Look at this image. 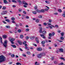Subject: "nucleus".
Returning a JSON list of instances; mask_svg holds the SVG:
<instances>
[{"mask_svg": "<svg viewBox=\"0 0 65 65\" xmlns=\"http://www.w3.org/2000/svg\"><path fill=\"white\" fill-rule=\"evenodd\" d=\"M6 60V57L3 55L0 56V63L3 62Z\"/></svg>", "mask_w": 65, "mask_h": 65, "instance_id": "nucleus-1", "label": "nucleus"}, {"mask_svg": "<svg viewBox=\"0 0 65 65\" xmlns=\"http://www.w3.org/2000/svg\"><path fill=\"white\" fill-rule=\"evenodd\" d=\"M8 43V41L6 40H5L3 44V45L5 47H6L7 46V43Z\"/></svg>", "mask_w": 65, "mask_h": 65, "instance_id": "nucleus-2", "label": "nucleus"}, {"mask_svg": "<svg viewBox=\"0 0 65 65\" xmlns=\"http://www.w3.org/2000/svg\"><path fill=\"white\" fill-rule=\"evenodd\" d=\"M23 3L24 4H25L24 5V7H27V5H28V4H27L26 3V2L24 1H23Z\"/></svg>", "mask_w": 65, "mask_h": 65, "instance_id": "nucleus-3", "label": "nucleus"}, {"mask_svg": "<svg viewBox=\"0 0 65 65\" xmlns=\"http://www.w3.org/2000/svg\"><path fill=\"white\" fill-rule=\"evenodd\" d=\"M10 40V41L11 42V43L12 44H13L14 43V42L13 41L15 40V39L14 38H12Z\"/></svg>", "mask_w": 65, "mask_h": 65, "instance_id": "nucleus-4", "label": "nucleus"}, {"mask_svg": "<svg viewBox=\"0 0 65 65\" xmlns=\"http://www.w3.org/2000/svg\"><path fill=\"white\" fill-rule=\"evenodd\" d=\"M37 57L38 58H41L42 57V55L41 53L38 54L37 55Z\"/></svg>", "mask_w": 65, "mask_h": 65, "instance_id": "nucleus-5", "label": "nucleus"}, {"mask_svg": "<svg viewBox=\"0 0 65 65\" xmlns=\"http://www.w3.org/2000/svg\"><path fill=\"white\" fill-rule=\"evenodd\" d=\"M6 13H7V11H3L2 12L1 14L2 15H4V14H5Z\"/></svg>", "mask_w": 65, "mask_h": 65, "instance_id": "nucleus-6", "label": "nucleus"}, {"mask_svg": "<svg viewBox=\"0 0 65 65\" xmlns=\"http://www.w3.org/2000/svg\"><path fill=\"white\" fill-rule=\"evenodd\" d=\"M43 25H44V26H46V25H49V26H50L51 25V24L49 22H48L47 23H44L43 24Z\"/></svg>", "mask_w": 65, "mask_h": 65, "instance_id": "nucleus-7", "label": "nucleus"}, {"mask_svg": "<svg viewBox=\"0 0 65 65\" xmlns=\"http://www.w3.org/2000/svg\"><path fill=\"white\" fill-rule=\"evenodd\" d=\"M59 52H61V53H63V50L62 48H60L59 49Z\"/></svg>", "mask_w": 65, "mask_h": 65, "instance_id": "nucleus-8", "label": "nucleus"}, {"mask_svg": "<svg viewBox=\"0 0 65 65\" xmlns=\"http://www.w3.org/2000/svg\"><path fill=\"white\" fill-rule=\"evenodd\" d=\"M40 36L41 37H42L43 38V39H45L46 38L45 37H44V35H41V34H40Z\"/></svg>", "mask_w": 65, "mask_h": 65, "instance_id": "nucleus-9", "label": "nucleus"}, {"mask_svg": "<svg viewBox=\"0 0 65 65\" xmlns=\"http://www.w3.org/2000/svg\"><path fill=\"white\" fill-rule=\"evenodd\" d=\"M40 30H39V32L40 33H41L42 32V28H40Z\"/></svg>", "mask_w": 65, "mask_h": 65, "instance_id": "nucleus-10", "label": "nucleus"}, {"mask_svg": "<svg viewBox=\"0 0 65 65\" xmlns=\"http://www.w3.org/2000/svg\"><path fill=\"white\" fill-rule=\"evenodd\" d=\"M18 42L19 43V44H20V45H21L22 43V41H18Z\"/></svg>", "mask_w": 65, "mask_h": 65, "instance_id": "nucleus-11", "label": "nucleus"}, {"mask_svg": "<svg viewBox=\"0 0 65 65\" xmlns=\"http://www.w3.org/2000/svg\"><path fill=\"white\" fill-rule=\"evenodd\" d=\"M48 27L50 28V29H53V27H55L53 25H51V26H48Z\"/></svg>", "mask_w": 65, "mask_h": 65, "instance_id": "nucleus-12", "label": "nucleus"}, {"mask_svg": "<svg viewBox=\"0 0 65 65\" xmlns=\"http://www.w3.org/2000/svg\"><path fill=\"white\" fill-rule=\"evenodd\" d=\"M35 65H39L40 63H38L37 62H36L35 63Z\"/></svg>", "mask_w": 65, "mask_h": 65, "instance_id": "nucleus-13", "label": "nucleus"}, {"mask_svg": "<svg viewBox=\"0 0 65 65\" xmlns=\"http://www.w3.org/2000/svg\"><path fill=\"white\" fill-rule=\"evenodd\" d=\"M36 42H37V43H39V41H38V38H36Z\"/></svg>", "mask_w": 65, "mask_h": 65, "instance_id": "nucleus-14", "label": "nucleus"}, {"mask_svg": "<svg viewBox=\"0 0 65 65\" xmlns=\"http://www.w3.org/2000/svg\"><path fill=\"white\" fill-rule=\"evenodd\" d=\"M4 3H5V4H7V2L6 0H4Z\"/></svg>", "mask_w": 65, "mask_h": 65, "instance_id": "nucleus-15", "label": "nucleus"}, {"mask_svg": "<svg viewBox=\"0 0 65 65\" xmlns=\"http://www.w3.org/2000/svg\"><path fill=\"white\" fill-rule=\"evenodd\" d=\"M42 34H43L44 35V34H46V32L45 31H44L42 32Z\"/></svg>", "mask_w": 65, "mask_h": 65, "instance_id": "nucleus-16", "label": "nucleus"}, {"mask_svg": "<svg viewBox=\"0 0 65 65\" xmlns=\"http://www.w3.org/2000/svg\"><path fill=\"white\" fill-rule=\"evenodd\" d=\"M37 50L39 51H41V48H37Z\"/></svg>", "mask_w": 65, "mask_h": 65, "instance_id": "nucleus-17", "label": "nucleus"}, {"mask_svg": "<svg viewBox=\"0 0 65 65\" xmlns=\"http://www.w3.org/2000/svg\"><path fill=\"white\" fill-rule=\"evenodd\" d=\"M41 54L42 56H45V53H42Z\"/></svg>", "mask_w": 65, "mask_h": 65, "instance_id": "nucleus-18", "label": "nucleus"}, {"mask_svg": "<svg viewBox=\"0 0 65 65\" xmlns=\"http://www.w3.org/2000/svg\"><path fill=\"white\" fill-rule=\"evenodd\" d=\"M11 45L14 48H16V46L15 45Z\"/></svg>", "mask_w": 65, "mask_h": 65, "instance_id": "nucleus-19", "label": "nucleus"}, {"mask_svg": "<svg viewBox=\"0 0 65 65\" xmlns=\"http://www.w3.org/2000/svg\"><path fill=\"white\" fill-rule=\"evenodd\" d=\"M5 21H6V22H10V20L9 19H6L5 20Z\"/></svg>", "mask_w": 65, "mask_h": 65, "instance_id": "nucleus-20", "label": "nucleus"}, {"mask_svg": "<svg viewBox=\"0 0 65 65\" xmlns=\"http://www.w3.org/2000/svg\"><path fill=\"white\" fill-rule=\"evenodd\" d=\"M35 36H32L31 37H30V39H32V38H35Z\"/></svg>", "mask_w": 65, "mask_h": 65, "instance_id": "nucleus-21", "label": "nucleus"}, {"mask_svg": "<svg viewBox=\"0 0 65 65\" xmlns=\"http://www.w3.org/2000/svg\"><path fill=\"white\" fill-rule=\"evenodd\" d=\"M24 37V36H23V35H21L20 36V38L22 39Z\"/></svg>", "mask_w": 65, "mask_h": 65, "instance_id": "nucleus-22", "label": "nucleus"}, {"mask_svg": "<svg viewBox=\"0 0 65 65\" xmlns=\"http://www.w3.org/2000/svg\"><path fill=\"white\" fill-rule=\"evenodd\" d=\"M41 12H44V10L42 9L41 10Z\"/></svg>", "mask_w": 65, "mask_h": 65, "instance_id": "nucleus-23", "label": "nucleus"}, {"mask_svg": "<svg viewBox=\"0 0 65 65\" xmlns=\"http://www.w3.org/2000/svg\"><path fill=\"white\" fill-rule=\"evenodd\" d=\"M11 57H12V58H14V57H15V56L14 55V54L12 55H11Z\"/></svg>", "mask_w": 65, "mask_h": 65, "instance_id": "nucleus-24", "label": "nucleus"}, {"mask_svg": "<svg viewBox=\"0 0 65 65\" xmlns=\"http://www.w3.org/2000/svg\"><path fill=\"white\" fill-rule=\"evenodd\" d=\"M32 13L33 14H36V12L35 11L32 12Z\"/></svg>", "mask_w": 65, "mask_h": 65, "instance_id": "nucleus-25", "label": "nucleus"}, {"mask_svg": "<svg viewBox=\"0 0 65 65\" xmlns=\"http://www.w3.org/2000/svg\"><path fill=\"white\" fill-rule=\"evenodd\" d=\"M29 31V28H27L25 29V31L28 32Z\"/></svg>", "mask_w": 65, "mask_h": 65, "instance_id": "nucleus-26", "label": "nucleus"}, {"mask_svg": "<svg viewBox=\"0 0 65 65\" xmlns=\"http://www.w3.org/2000/svg\"><path fill=\"white\" fill-rule=\"evenodd\" d=\"M60 59L61 60H63V61H65V59H64V58L63 57H61L60 58Z\"/></svg>", "mask_w": 65, "mask_h": 65, "instance_id": "nucleus-27", "label": "nucleus"}, {"mask_svg": "<svg viewBox=\"0 0 65 65\" xmlns=\"http://www.w3.org/2000/svg\"><path fill=\"white\" fill-rule=\"evenodd\" d=\"M0 40L1 41V42L2 43V38L0 36Z\"/></svg>", "mask_w": 65, "mask_h": 65, "instance_id": "nucleus-28", "label": "nucleus"}, {"mask_svg": "<svg viewBox=\"0 0 65 65\" xmlns=\"http://www.w3.org/2000/svg\"><path fill=\"white\" fill-rule=\"evenodd\" d=\"M16 64L17 65H21V64L20 63V62H17V63H16Z\"/></svg>", "mask_w": 65, "mask_h": 65, "instance_id": "nucleus-29", "label": "nucleus"}, {"mask_svg": "<svg viewBox=\"0 0 65 65\" xmlns=\"http://www.w3.org/2000/svg\"><path fill=\"white\" fill-rule=\"evenodd\" d=\"M12 2H14V3H17V2L14 0H12Z\"/></svg>", "mask_w": 65, "mask_h": 65, "instance_id": "nucleus-30", "label": "nucleus"}, {"mask_svg": "<svg viewBox=\"0 0 65 65\" xmlns=\"http://www.w3.org/2000/svg\"><path fill=\"white\" fill-rule=\"evenodd\" d=\"M45 3H47V4H49V3H50V2H49L47 1H45Z\"/></svg>", "mask_w": 65, "mask_h": 65, "instance_id": "nucleus-31", "label": "nucleus"}, {"mask_svg": "<svg viewBox=\"0 0 65 65\" xmlns=\"http://www.w3.org/2000/svg\"><path fill=\"white\" fill-rule=\"evenodd\" d=\"M25 49H26V50H29V48L28 47H25Z\"/></svg>", "mask_w": 65, "mask_h": 65, "instance_id": "nucleus-32", "label": "nucleus"}, {"mask_svg": "<svg viewBox=\"0 0 65 65\" xmlns=\"http://www.w3.org/2000/svg\"><path fill=\"white\" fill-rule=\"evenodd\" d=\"M27 54H28V55H30V52L29 51H28L26 52Z\"/></svg>", "mask_w": 65, "mask_h": 65, "instance_id": "nucleus-33", "label": "nucleus"}, {"mask_svg": "<svg viewBox=\"0 0 65 65\" xmlns=\"http://www.w3.org/2000/svg\"><path fill=\"white\" fill-rule=\"evenodd\" d=\"M3 37L4 38H6V35H3Z\"/></svg>", "mask_w": 65, "mask_h": 65, "instance_id": "nucleus-34", "label": "nucleus"}, {"mask_svg": "<svg viewBox=\"0 0 65 65\" xmlns=\"http://www.w3.org/2000/svg\"><path fill=\"white\" fill-rule=\"evenodd\" d=\"M11 20H12L13 21H14L15 20V18H14L12 17L11 18Z\"/></svg>", "mask_w": 65, "mask_h": 65, "instance_id": "nucleus-35", "label": "nucleus"}, {"mask_svg": "<svg viewBox=\"0 0 65 65\" xmlns=\"http://www.w3.org/2000/svg\"><path fill=\"white\" fill-rule=\"evenodd\" d=\"M36 22H37V23H38L39 22V21L38 19H37L36 21Z\"/></svg>", "mask_w": 65, "mask_h": 65, "instance_id": "nucleus-36", "label": "nucleus"}, {"mask_svg": "<svg viewBox=\"0 0 65 65\" xmlns=\"http://www.w3.org/2000/svg\"><path fill=\"white\" fill-rule=\"evenodd\" d=\"M54 64H57L58 63V61H55L54 62Z\"/></svg>", "mask_w": 65, "mask_h": 65, "instance_id": "nucleus-37", "label": "nucleus"}, {"mask_svg": "<svg viewBox=\"0 0 65 65\" xmlns=\"http://www.w3.org/2000/svg\"><path fill=\"white\" fill-rule=\"evenodd\" d=\"M61 36H64V34L63 32H62V33H61Z\"/></svg>", "mask_w": 65, "mask_h": 65, "instance_id": "nucleus-38", "label": "nucleus"}, {"mask_svg": "<svg viewBox=\"0 0 65 65\" xmlns=\"http://www.w3.org/2000/svg\"><path fill=\"white\" fill-rule=\"evenodd\" d=\"M6 9V7L4 6L3 8V9L4 10V9Z\"/></svg>", "mask_w": 65, "mask_h": 65, "instance_id": "nucleus-39", "label": "nucleus"}, {"mask_svg": "<svg viewBox=\"0 0 65 65\" xmlns=\"http://www.w3.org/2000/svg\"><path fill=\"white\" fill-rule=\"evenodd\" d=\"M26 41H24V42H23V44H26Z\"/></svg>", "mask_w": 65, "mask_h": 65, "instance_id": "nucleus-40", "label": "nucleus"}, {"mask_svg": "<svg viewBox=\"0 0 65 65\" xmlns=\"http://www.w3.org/2000/svg\"><path fill=\"white\" fill-rule=\"evenodd\" d=\"M42 44H44V43H45V42L44 41H43L41 42Z\"/></svg>", "mask_w": 65, "mask_h": 65, "instance_id": "nucleus-41", "label": "nucleus"}, {"mask_svg": "<svg viewBox=\"0 0 65 65\" xmlns=\"http://www.w3.org/2000/svg\"><path fill=\"white\" fill-rule=\"evenodd\" d=\"M18 2H19V3H22V2H21V1L20 0L18 1Z\"/></svg>", "mask_w": 65, "mask_h": 65, "instance_id": "nucleus-42", "label": "nucleus"}, {"mask_svg": "<svg viewBox=\"0 0 65 65\" xmlns=\"http://www.w3.org/2000/svg\"><path fill=\"white\" fill-rule=\"evenodd\" d=\"M58 11L60 12H62V10H61L60 9H58Z\"/></svg>", "mask_w": 65, "mask_h": 65, "instance_id": "nucleus-43", "label": "nucleus"}, {"mask_svg": "<svg viewBox=\"0 0 65 65\" xmlns=\"http://www.w3.org/2000/svg\"><path fill=\"white\" fill-rule=\"evenodd\" d=\"M64 65V63L63 62L61 63L60 64H59V65Z\"/></svg>", "mask_w": 65, "mask_h": 65, "instance_id": "nucleus-44", "label": "nucleus"}, {"mask_svg": "<svg viewBox=\"0 0 65 65\" xmlns=\"http://www.w3.org/2000/svg\"><path fill=\"white\" fill-rule=\"evenodd\" d=\"M22 9H19L18 10V11H19V12H21V11H22Z\"/></svg>", "mask_w": 65, "mask_h": 65, "instance_id": "nucleus-45", "label": "nucleus"}, {"mask_svg": "<svg viewBox=\"0 0 65 65\" xmlns=\"http://www.w3.org/2000/svg\"><path fill=\"white\" fill-rule=\"evenodd\" d=\"M60 39H61V40H64V38L62 37H60Z\"/></svg>", "mask_w": 65, "mask_h": 65, "instance_id": "nucleus-46", "label": "nucleus"}, {"mask_svg": "<svg viewBox=\"0 0 65 65\" xmlns=\"http://www.w3.org/2000/svg\"><path fill=\"white\" fill-rule=\"evenodd\" d=\"M49 22H50V23H51V22H52V20H51V19H49Z\"/></svg>", "mask_w": 65, "mask_h": 65, "instance_id": "nucleus-47", "label": "nucleus"}, {"mask_svg": "<svg viewBox=\"0 0 65 65\" xmlns=\"http://www.w3.org/2000/svg\"><path fill=\"white\" fill-rule=\"evenodd\" d=\"M54 46L55 47H57V44H54Z\"/></svg>", "mask_w": 65, "mask_h": 65, "instance_id": "nucleus-48", "label": "nucleus"}, {"mask_svg": "<svg viewBox=\"0 0 65 65\" xmlns=\"http://www.w3.org/2000/svg\"><path fill=\"white\" fill-rule=\"evenodd\" d=\"M39 18H42V16H41V15H39Z\"/></svg>", "mask_w": 65, "mask_h": 65, "instance_id": "nucleus-49", "label": "nucleus"}, {"mask_svg": "<svg viewBox=\"0 0 65 65\" xmlns=\"http://www.w3.org/2000/svg\"><path fill=\"white\" fill-rule=\"evenodd\" d=\"M6 28H10V26H6Z\"/></svg>", "mask_w": 65, "mask_h": 65, "instance_id": "nucleus-50", "label": "nucleus"}, {"mask_svg": "<svg viewBox=\"0 0 65 65\" xmlns=\"http://www.w3.org/2000/svg\"><path fill=\"white\" fill-rule=\"evenodd\" d=\"M49 36H52V34H49Z\"/></svg>", "mask_w": 65, "mask_h": 65, "instance_id": "nucleus-51", "label": "nucleus"}, {"mask_svg": "<svg viewBox=\"0 0 65 65\" xmlns=\"http://www.w3.org/2000/svg\"><path fill=\"white\" fill-rule=\"evenodd\" d=\"M57 40V41H59V42H62V41H60V40Z\"/></svg>", "mask_w": 65, "mask_h": 65, "instance_id": "nucleus-52", "label": "nucleus"}, {"mask_svg": "<svg viewBox=\"0 0 65 65\" xmlns=\"http://www.w3.org/2000/svg\"><path fill=\"white\" fill-rule=\"evenodd\" d=\"M25 18H26V19H29V17L28 16H27L25 17Z\"/></svg>", "mask_w": 65, "mask_h": 65, "instance_id": "nucleus-53", "label": "nucleus"}, {"mask_svg": "<svg viewBox=\"0 0 65 65\" xmlns=\"http://www.w3.org/2000/svg\"><path fill=\"white\" fill-rule=\"evenodd\" d=\"M52 36H54L55 35V32H53L52 34Z\"/></svg>", "mask_w": 65, "mask_h": 65, "instance_id": "nucleus-54", "label": "nucleus"}, {"mask_svg": "<svg viewBox=\"0 0 65 65\" xmlns=\"http://www.w3.org/2000/svg\"><path fill=\"white\" fill-rule=\"evenodd\" d=\"M3 23H4V24H7V23L5 22L4 21H3Z\"/></svg>", "mask_w": 65, "mask_h": 65, "instance_id": "nucleus-55", "label": "nucleus"}, {"mask_svg": "<svg viewBox=\"0 0 65 65\" xmlns=\"http://www.w3.org/2000/svg\"><path fill=\"white\" fill-rule=\"evenodd\" d=\"M62 16L63 17H65V14H62Z\"/></svg>", "mask_w": 65, "mask_h": 65, "instance_id": "nucleus-56", "label": "nucleus"}, {"mask_svg": "<svg viewBox=\"0 0 65 65\" xmlns=\"http://www.w3.org/2000/svg\"><path fill=\"white\" fill-rule=\"evenodd\" d=\"M58 14V13H54V15H57Z\"/></svg>", "mask_w": 65, "mask_h": 65, "instance_id": "nucleus-57", "label": "nucleus"}, {"mask_svg": "<svg viewBox=\"0 0 65 65\" xmlns=\"http://www.w3.org/2000/svg\"><path fill=\"white\" fill-rule=\"evenodd\" d=\"M29 37H28L27 36L26 37V38L27 39H29Z\"/></svg>", "mask_w": 65, "mask_h": 65, "instance_id": "nucleus-58", "label": "nucleus"}, {"mask_svg": "<svg viewBox=\"0 0 65 65\" xmlns=\"http://www.w3.org/2000/svg\"><path fill=\"white\" fill-rule=\"evenodd\" d=\"M37 12H40L41 13V11H40L39 10H37Z\"/></svg>", "mask_w": 65, "mask_h": 65, "instance_id": "nucleus-59", "label": "nucleus"}, {"mask_svg": "<svg viewBox=\"0 0 65 65\" xmlns=\"http://www.w3.org/2000/svg\"><path fill=\"white\" fill-rule=\"evenodd\" d=\"M55 27L56 28H58V27H59V26L57 25H55Z\"/></svg>", "mask_w": 65, "mask_h": 65, "instance_id": "nucleus-60", "label": "nucleus"}, {"mask_svg": "<svg viewBox=\"0 0 65 65\" xmlns=\"http://www.w3.org/2000/svg\"><path fill=\"white\" fill-rule=\"evenodd\" d=\"M33 45H34L35 46H37V45L35 44H34Z\"/></svg>", "mask_w": 65, "mask_h": 65, "instance_id": "nucleus-61", "label": "nucleus"}, {"mask_svg": "<svg viewBox=\"0 0 65 65\" xmlns=\"http://www.w3.org/2000/svg\"><path fill=\"white\" fill-rule=\"evenodd\" d=\"M18 32H21V30H18Z\"/></svg>", "mask_w": 65, "mask_h": 65, "instance_id": "nucleus-62", "label": "nucleus"}, {"mask_svg": "<svg viewBox=\"0 0 65 65\" xmlns=\"http://www.w3.org/2000/svg\"><path fill=\"white\" fill-rule=\"evenodd\" d=\"M22 56H24V57H26V55L24 54L22 55Z\"/></svg>", "mask_w": 65, "mask_h": 65, "instance_id": "nucleus-63", "label": "nucleus"}, {"mask_svg": "<svg viewBox=\"0 0 65 65\" xmlns=\"http://www.w3.org/2000/svg\"><path fill=\"white\" fill-rule=\"evenodd\" d=\"M23 12L25 14H26V11H24Z\"/></svg>", "mask_w": 65, "mask_h": 65, "instance_id": "nucleus-64", "label": "nucleus"}]
</instances>
